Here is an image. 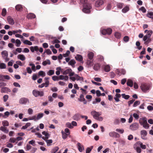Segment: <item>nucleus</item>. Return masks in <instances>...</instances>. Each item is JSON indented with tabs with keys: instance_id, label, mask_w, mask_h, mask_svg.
I'll return each instance as SVG.
<instances>
[{
	"instance_id": "nucleus-1",
	"label": "nucleus",
	"mask_w": 153,
	"mask_h": 153,
	"mask_svg": "<svg viewBox=\"0 0 153 153\" xmlns=\"http://www.w3.org/2000/svg\"><path fill=\"white\" fill-rule=\"evenodd\" d=\"M139 123L145 128L148 129L149 127V125L147 122V119L145 117L140 118L139 119Z\"/></svg>"
},
{
	"instance_id": "nucleus-2",
	"label": "nucleus",
	"mask_w": 153,
	"mask_h": 153,
	"mask_svg": "<svg viewBox=\"0 0 153 153\" xmlns=\"http://www.w3.org/2000/svg\"><path fill=\"white\" fill-rule=\"evenodd\" d=\"M83 8L82 11L86 13H90L91 10L92 9V6L91 4L88 3L85 5H83Z\"/></svg>"
},
{
	"instance_id": "nucleus-3",
	"label": "nucleus",
	"mask_w": 153,
	"mask_h": 153,
	"mask_svg": "<svg viewBox=\"0 0 153 153\" xmlns=\"http://www.w3.org/2000/svg\"><path fill=\"white\" fill-rule=\"evenodd\" d=\"M142 90L144 92H146L149 89L150 86L149 85L144 83L142 84L140 86Z\"/></svg>"
},
{
	"instance_id": "nucleus-4",
	"label": "nucleus",
	"mask_w": 153,
	"mask_h": 153,
	"mask_svg": "<svg viewBox=\"0 0 153 153\" xmlns=\"http://www.w3.org/2000/svg\"><path fill=\"white\" fill-rule=\"evenodd\" d=\"M33 94L35 97L39 96L42 97L44 95V93L43 91H39L34 90L33 91Z\"/></svg>"
},
{
	"instance_id": "nucleus-5",
	"label": "nucleus",
	"mask_w": 153,
	"mask_h": 153,
	"mask_svg": "<svg viewBox=\"0 0 153 153\" xmlns=\"http://www.w3.org/2000/svg\"><path fill=\"white\" fill-rule=\"evenodd\" d=\"M101 32L102 34L103 35L106 34L110 35L112 33V29L110 28L106 29H103L101 30Z\"/></svg>"
},
{
	"instance_id": "nucleus-6",
	"label": "nucleus",
	"mask_w": 153,
	"mask_h": 153,
	"mask_svg": "<svg viewBox=\"0 0 153 153\" xmlns=\"http://www.w3.org/2000/svg\"><path fill=\"white\" fill-rule=\"evenodd\" d=\"M29 100L25 97L22 98L19 100V103L22 104H26L27 103H29Z\"/></svg>"
},
{
	"instance_id": "nucleus-7",
	"label": "nucleus",
	"mask_w": 153,
	"mask_h": 153,
	"mask_svg": "<svg viewBox=\"0 0 153 153\" xmlns=\"http://www.w3.org/2000/svg\"><path fill=\"white\" fill-rule=\"evenodd\" d=\"M91 114L93 116L94 118L95 119L101 115L99 112H96L95 111H93L91 112Z\"/></svg>"
},
{
	"instance_id": "nucleus-8",
	"label": "nucleus",
	"mask_w": 153,
	"mask_h": 153,
	"mask_svg": "<svg viewBox=\"0 0 153 153\" xmlns=\"http://www.w3.org/2000/svg\"><path fill=\"white\" fill-rule=\"evenodd\" d=\"M109 135L110 137H111L119 138L120 137V134L117 133L115 132H110L109 134Z\"/></svg>"
},
{
	"instance_id": "nucleus-9",
	"label": "nucleus",
	"mask_w": 153,
	"mask_h": 153,
	"mask_svg": "<svg viewBox=\"0 0 153 153\" xmlns=\"http://www.w3.org/2000/svg\"><path fill=\"white\" fill-rule=\"evenodd\" d=\"M138 124L135 123L130 126V128L132 130H135L138 128Z\"/></svg>"
},
{
	"instance_id": "nucleus-10",
	"label": "nucleus",
	"mask_w": 153,
	"mask_h": 153,
	"mask_svg": "<svg viewBox=\"0 0 153 153\" xmlns=\"http://www.w3.org/2000/svg\"><path fill=\"white\" fill-rule=\"evenodd\" d=\"M103 1L102 0H97L95 3V6L97 7H99L103 4Z\"/></svg>"
},
{
	"instance_id": "nucleus-11",
	"label": "nucleus",
	"mask_w": 153,
	"mask_h": 153,
	"mask_svg": "<svg viewBox=\"0 0 153 153\" xmlns=\"http://www.w3.org/2000/svg\"><path fill=\"white\" fill-rule=\"evenodd\" d=\"M78 100L80 102H83V103L84 104L87 103V101L84 97V95L82 94H81L79 96V98H78Z\"/></svg>"
},
{
	"instance_id": "nucleus-12",
	"label": "nucleus",
	"mask_w": 153,
	"mask_h": 153,
	"mask_svg": "<svg viewBox=\"0 0 153 153\" xmlns=\"http://www.w3.org/2000/svg\"><path fill=\"white\" fill-rule=\"evenodd\" d=\"M7 21L9 24L11 25H14L15 23L13 19L10 16H9L7 17Z\"/></svg>"
},
{
	"instance_id": "nucleus-13",
	"label": "nucleus",
	"mask_w": 153,
	"mask_h": 153,
	"mask_svg": "<svg viewBox=\"0 0 153 153\" xmlns=\"http://www.w3.org/2000/svg\"><path fill=\"white\" fill-rule=\"evenodd\" d=\"M81 116L79 114H76L73 116L72 118L74 120L77 121L80 120Z\"/></svg>"
},
{
	"instance_id": "nucleus-14",
	"label": "nucleus",
	"mask_w": 153,
	"mask_h": 153,
	"mask_svg": "<svg viewBox=\"0 0 153 153\" xmlns=\"http://www.w3.org/2000/svg\"><path fill=\"white\" fill-rule=\"evenodd\" d=\"M77 146L79 151L80 152H82V150L84 149V146L80 143H77Z\"/></svg>"
},
{
	"instance_id": "nucleus-15",
	"label": "nucleus",
	"mask_w": 153,
	"mask_h": 153,
	"mask_svg": "<svg viewBox=\"0 0 153 153\" xmlns=\"http://www.w3.org/2000/svg\"><path fill=\"white\" fill-rule=\"evenodd\" d=\"M147 132L145 130H141L140 131V134L142 138L143 139H145L144 137L147 135Z\"/></svg>"
},
{
	"instance_id": "nucleus-16",
	"label": "nucleus",
	"mask_w": 153,
	"mask_h": 153,
	"mask_svg": "<svg viewBox=\"0 0 153 153\" xmlns=\"http://www.w3.org/2000/svg\"><path fill=\"white\" fill-rule=\"evenodd\" d=\"M75 59L79 62H81L83 60V57L82 56L79 54H77L76 56H75Z\"/></svg>"
},
{
	"instance_id": "nucleus-17",
	"label": "nucleus",
	"mask_w": 153,
	"mask_h": 153,
	"mask_svg": "<svg viewBox=\"0 0 153 153\" xmlns=\"http://www.w3.org/2000/svg\"><path fill=\"white\" fill-rule=\"evenodd\" d=\"M121 95H120L119 94L116 93V94L115 97H114V99L116 102H118L120 101L119 98L121 97Z\"/></svg>"
},
{
	"instance_id": "nucleus-18",
	"label": "nucleus",
	"mask_w": 153,
	"mask_h": 153,
	"mask_svg": "<svg viewBox=\"0 0 153 153\" xmlns=\"http://www.w3.org/2000/svg\"><path fill=\"white\" fill-rule=\"evenodd\" d=\"M0 130L5 133H7L9 132V130L7 129L6 127L3 126L0 127Z\"/></svg>"
},
{
	"instance_id": "nucleus-19",
	"label": "nucleus",
	"mask_w": 153,
	"mask_h": 153,
	"mask_svg": "<svg viewBox=\"0 0 153 153\" xmlns=\"http://www.w3.org/2000/svg\"><path fill=\"white\" fill-rule=\"evenodd\" d=\"M36 17L35 15L32 13L28 14L27 16V18L28 19H31L35 18Z\"/></svg>"
},
{
	"instance_id": "nucleus-20",
	"label": "nucleus",
	"mask_w": 153,
	"mask_h": 153,
	"mask_svg": "<svg viewBox=\"0 0 153 153\" xmlns=\"http://www.w3.org/2000/svg\"><path fill=\"white\" fill-rule=\"evenodd\" d=\"M76 62L73 59H71L68 62V65H71L74 68L75 67L74 65L76 64Z\"/></svg>"
},
{
	"instance_id": "nucleus-21",
	"label": "nucleus",
	"mask_w": 153,
	"mask_h": 153,
	"mask_svg": "<svg viewBox=\"0 0 153 153\" xmlns=\"http://www.w3.org/2000/svg\"><path fill=\"white\" fill-rule=\"evenodd\" d=\"M74 76L76 80H81L83 81L84 80L83 78L82 77H80L77 74H75L74 75Z\"/></svg>"
},
{
	"instance_id": "nucleus-22",
	"label": "nucleus",
	"mask_w": 153,
	"mask_h": 153,
	"mask_svg": "<svg viewBox=\"0 0 153 153\" xmlns=\"http://www.w3.org/2000/svg\"><path fill=\"white\" fill-rule=\"evenodd\" d=\"M15 8L17 10L20 11L22 10L23 7L22 5L18 4L16 6Z\"/></svg>"
},
{
	"instance_id": "nucleus-23",
	"label": "nucleus",
	"mask_w": 153,
	"mask_h": 153,
	"mask_svg": "<svg viewBox=\"0 0 153 153\" xmlns=\"http://www.w3.org/2000/svg\"><path fill=\"white\" fill-rule=\"evenodd\" d=\"M17 58L22 61L25 60L26 58L25 56L23 54H19L17 56Z\"/></svg>"
},
{
	"instance_id": "nucleus-24",
	"label": "nucleus",
	"mask_w": 153,
	"mask_h": 153,
	"mask_svg": "<svg viewBox=\"0 0 153 153\" xmlns=\"http://www.w3.org/2000/svg\"><path fill=\"white\" fill-rule=\"evenodd\" d=\"M1 54L4 59H6L8 56V53L7 51H4L2 52Z\"/></svg>"
},
{
	"instance_id": "nucleus-25",
	"label": "nucleus",
	"mask_w": 153,
	"mask_h": 153,
	"mask_svg": "<svg viewBox=\"0 0 153 153\" xmlns=\"http://www.w3.org/2000/svg\"><path fill=\"white\" fill-rule=\"evenodd\" d=\"M10 92V90L7 87L2 88L1 89V92L2 93L5 92L6 91Z\"/></svg>"
},
{
	"instance_id": "nucleus-26",
	"label": "nucleus",
	"mask_w": 153,
	"mask_h": 153,
	"mask_svg": "<svg viewBox=\"0 0 153 153\" xmlns=\"http://www.w3.org/2000/svg\"><path fill=\"white\" fill-rule=\"evenodd\" d=\"M49 79V78L48 77H45V82L44 83V84L45 87H47L49 85V82L48 80V79Z\"/></svg>"
},
{
	"instance_id": "nucleus-27",
	"label": "nucleus",
	"mask_w": 153,
	"mask_h": 153,
	"mask_svg": "<svg viewBox=\"0 0 153 153\" xmlns=\"http://www.w3.org/2000/svg\"><path fill=\"white\" fill-rule=\"evenodd\" d=\"M127 85L128 86L130 87H132L133 85V82L130 79H128L127 82Z\"/></svg>"
},
{
	"instance_id": "nucleus-28",
	"label": "nucleus",
	"mask_w": 153,
	"mask_h": 153,
	"mask_svg": "<svg viewBox=\"0 0 153 153\" xmlns=\"http://www.w3.org/2000/svg\"><path fill=\"white\" fill-rule=\"evenodd\" d=\"M72 71L71 69H68L63 72V74L64 75H67L69 74L70 72Z\"/></svg>"
},
{
	"instance_id": "nucleus-29",
	"label": "nucleus",
	"mask_w": 153,
	"mask_h": 153,
	"mask_svg": "<svg viewBox=\"0 0 153 153\" xmlns=\"http://www.w3.org/2000/svg\"><path fill=\"white\" fill-rule=\"evenodd\" d=\"M51 63L50 60L49 59H47L46 60L43 61L42 62V64L44 66H45L47 64L50 65L51 64Z\"/></svg>"
},
{
	"instance_id": "nucleus-30",
	"label": "nucleus",
	"mask_w": 153,
	"mask_h": 153,
	"mask_svg": "<svg viewBox=\"0 0 153 153\" xmlns=\"http://www.w3.org/2000/svg\"><path fill=\"white\" fill-rule=\"evenodd\" d=\"M94 53L92 52H90L88 53V57L90 59H92L93 58Z\"/></svg>"
},
{
	"instance_id": "nucleus-31",
	"label": "nucleus",
	"mask_w": 153,
	"mask_h": 153,
	"mask_svg": "<svg viewBox=\"0 0 153 153\" xmlns=\"http://www.w3.org/2000/svg\"><path fill=\"white\" fill-rule=\"evenodd\" d=\"M100 65L99 64H96L94 65V69L96 71H97L100 68Z\"/></svg>"
},
{
	"instance_id": "nucleus-32",
	"label": "nucleus",
	"mask_w": 153,
	"mask_h": 153,
	"mask_svg": "<svg viewBox=\"0 0 153 153\" xmlns=\"http://www.w3.org/2000/svg\"><path fill=\"white\" fill-rule=\"evenodd\" d=\"M147 16L149 18L153 19V12L151 11L148 12L147 14Z\"/></svg>"
},
{
	"instance_id": "nucleus-33",
	"label": "nucleus",
	"mask_w": 153,
	"mask_h": 153,
	"mask_svg": "<svg viewBox=\"0 0 153 153\" xmlns=\"http://www.w3.org/2000/svg\"><path fill=\"white\" fill-rule=\"evenodd\" d=\"M104 69L106 72H108L110 70V67L108 65H106L105 66Z\"/></svg>"
},
{
	"instance_id": "nucleus-34",
	"label": "nucleus",
	"mask_w": 153,
	"mask_h": 153,
	"mask_svg": "<svg viewBox=\"0 0 153 153\" xmlns=\"http://www.w3.org/2000/svg\"><path fill=\"white\" fill-rule=\"evenodd\" d=\"M121 96H122L123 98L126 100H127L130 97L129 95H126L125 94H121Z\"/></svg>"
},
{
	"instance_id": "nucleus-35",
	"label": "nucleus",
	"mask_w": 153,
	"mask_h": 153,
	"mask_svg": "<svg viewBox=\"0 0 153 153\" xmlns=\"http://www.w3.org/2000/svg\"><path fill=\"white\" fill-rule=\"evenodd\" d=\"M114 36L117 39H119L121 36V34L118 32H116L115 33Z\"/></svg>"
},
{
	"instance_id": "nucleus-36",
	"label": "nucleus",
	"mask_w": 153,
	"mask_h": 153,
	"mask_svg": "<svg viewBox=\"0 0 153 153\" xmlns=\"http://www.w3.org/2000/svg\"><path fill=\"white\" fill-rule=\"evenodd\" d=\"M59 149L58 146L55 147L51 151V153H55Z\"/></svg>"
},
{
	"instance_id": "nucleus-37",
	"label": "nucleus",
	"mask_w": 153,
	"mask_h": 153,
	"mask_svg": "<svg viewBox=\"0 0 153 153\" xmlns=\"http://www.w3.org/2000/svg\"><path fill=\"white\" fill-rule=\"evenodd\" d=\"M54 73V71L53 70H50L48 71L47 74L49 76H51Z\"/></svg>"
},
{
	"instance_id": "nucleus-38",
	"label": "nucleus",
	"mask_w": 153,
	"mask_h": 153,
	"mask_svg": "<svg viewBox=\"0 0 153 153\" xmlns=\"http://www.w3.org/2000/svg\"><path fill=\"white\" fill-rule=\"evenodd\" d=\"M44 114L43 113H39L37 115V117L36 118V120H38L41 118H42Z\"/></svg>"
},
{
	"instance_id": "nucleus-39",
	"label": "nucleus",
	"mask_w": 153,
	"mask_h": 153,
	"mask_svg": "<svg viewBox=\"0 0 153 153\" xmlns=\"http://www.w3.org/2000/svg\"><path fill=\"white\" fill-rule=\"evenodd\" d=\"M23 43L25 44L28 45H32V43L29 41L27 40H25L23 42Z\"/></svg>"
},
{
	"instance_id": "nucleus-40",
	"label": "nucleus",
	"mask_w": 153,
	"mask_h": 153,
	"mask_svg": "<svg viewBox=\"0 0 153 153\" xmlns=\"http://www.w3.org/2000/svg\"><path fill=\"white\" fill-rule=\"evenodd\" d=\"M129 10V8L128 6H126L124 8H123L122 10V11L124 13H126L127 11H128Z\"/></svg>"
},
{
	"instance_id": "nucleus-41",
	"label": "nucleus",
	"mask_w": 153,
	"mask_h": 153,
	"mask_svg": "<svg viewBox=\"0 0 153 153\" xmlns=\"http://www.w3.org/2000/svg\"><path fill=\"white\" fill-rule=\"evenodd\" d=\"M65 126L66 127L71 129L72 128H73V127L72 125L69 122L65 124Z\"/></svg>"
},
{
	"instance_id": "nucleus-42",
	"label": "nucleus",
	"mask_w": 153,
	"mask_h": 153,
	"mask_svg": "<svg viewBox=\"0 0 153 153\" xmlns=\"http://www.w3.org/2000/svg\"><path fill=\"white\" fill-rule=\"evenodd\" d=\"M16 46L17 47H19L20 46V45L21 44V42L18 39H17L16 41Z\"/></svg>"
},
{
	"instance_id": "nucleus-43",
	"label": "nucleus",
	"mask_w": 153,
	"mask_h": 153,
	"mask_svg": "<svg viewBox=\"0 0 153 153\" xmlns=\"http://www.w3.org/2000/svg\"><path fill=\"white\" fill-rule=\"evenodd\" d=\"M2 124L4 127L9 126V123L7 120H4L3 121Z\"/></svg>"
},
{
	"instance_id": "nucleus-44",
	"label": "nucleus",
	"mask_w": 153,
	"mask_h": 153,
	"mask_svg": "<svg viewBox=\"0 0 153 153\" xmlns=\"http://www.w3.org/2000/svg\"><path fill=\"white\" fill-rule=\"evenodd\" d=\"M6 68V64L3 63H1L0 64V68L1 69H5Z\"/></svg>"
},
{
	"instance_id": "nucleus-45",
	"label": "nucleus",
	"mask_w": 153,
	"mask_h": 153,
	"mask_svg": "<svg viewBox=\"0 0 153 153\" xmlns=\"http://www.w3.org/2000/svg\"><path fill=\"white\" fill-rule=\"evenodd\" d=\"M93 148V146H91L90 147H88L87 148L86 151V153H90Z\"/></svg>"
},
{
	"instance_id": "nucleus-46",
	"label": "nucleus",
	"mask_w": 153,
	"mask_h": 153,
	"mask_svg": "<svg viewBox=\"0 0 153 153\" xmlns=\"http://www.w3.org/2000/svg\"><path fill=\"white\" fill-rule=\"evenodd\" d=\"M7 11L5 8H3L2 11L1 15L3 16H5L6 14Z\"/></svg>"
},
{
	"instance_id": "nucleus-47",
	"label": "nucleus",
	"mask_w": 153,
	"mask_h": 153,
	"mask_svg": "<svg viewBox=\"0 0 153 153\" xmlns=\"http://www.w3.org/2000/svg\"><path fill=\"white\" fill-rule=\"evenodd\" d=\"M142 144L143 143L141 142L138 141L136 143L135 145H135L137 146H139V147H141Z\"/></svg>"
},
{
	"instance_id": "nucleus-48",
	"label": "nucleus",
	"mask_w": 153,
	"mask_h": 153,
	"mask_svg": "<svg viewBox=\"0 0 153 153\" xmlns=\"http://www.w3.org/2000/svg\"><path fill=\"white\" fill-rule=\"evenodd\" d=\"M152 33L153 32L152 30H149V31H148L146 35H147L148 36H149V38H150L152 34Z\"/></svg>"
},
{
	"instance_id": "nucleus-49",
	"label": "nucleus",
	"mask_w": 153,
	"mask_h": 153,
	"mask_svg": "<svg viewBox=\"0 0 153 153\" xmlns=\"http://www.w3.org/2000/svg\"><path fill=\"white\" fill-rule=\"evenodd\" d=\"M42 134H43L45 136V137H46L47 138H48L49 137V135L48 133L46 132L45 131H44L42 132Z\"/></svg>"
},
{
	"instance_id": "nucleus-50",
	"label": "nucleus",
	"mask_w": 153,
	"mask_h": 153,
	"mask_svg": "<svg viewBox=\"0 0 153 153\" xmlns=\"http://www.w3.org/2000/svg\"><path fill=\"white\" fill-rule=\"evenodd\" d=\"M52 79L54 81H58L59 80V76H54L52 77Z\"/></svg>"
},
{
	"instance_id": "nucleus-51",
	"label": "nucleus",
	"mask_w": 153,
	"mask_h": 153,
	"mask_svg": "<svg viewBox=\"0 0 153 153\" xmlns=\"http://www.w3.org/2000/svg\"><path fill=\"white\" fill-rule=\"evenodd\" d=\"M70 51L69 50H68L66 53L63 54V56L64 57H67L69 56V54H70Z\"/></svg>"
},
{
	"instance_id": "nucleus-52",
	"label": "nucleus",
	"mask_w": 153,
	"mask_h": 153,
	"mask_svg": "<svg viewBox=\"0 0 153 153\" xmlns=\"http://www.w3.org/2000/svg\"><path fill=\"white\" fill-rule=\"evenodd\" d=\"M80 2L83 5H85V4L89 3L88 2V0H80Z\"/></svg>"
},
{
	"instance_id": "nucleus-53",
	"label": "nucleus",
	"mask_w": 153,
	"mask_h": 153,
	"mask_svg": "<svg viewBox=\"0 0 153 153\" xmlns=\"http://www.w3.org/2000/svg\"><path fill=\"white\" fill-rule=\"evenodd\" d=\"M135 150L138 153H140L141 152V150L140 147L136 146Z\"/></svg>"
},
{
	"instance_id": "nucleus-54",
	"label": "nucleus",
	"mask_w": 153,
	"mask_h": 153,
	"mask_svg": "<svg viewBox=\"0 0 153 153\" xmlns=\"http://www.w3.org/2000/svg\"><path fill=\"white\" fill-rule=\"evenodd\" d=\"M140 102L139 101H135L133 104V106L134 107H136L137 105L140 104Z\"/></svg>"
},
{
	"instance_id": "nucleus-55",
	"label": "nucleus",
	"mask_w": 153,
	"mask_h": 153,
	"mask_svg": "<svg viewBox=\"0 0 153 153\" xmlns=\"http://www.w3.org/2000/svg\"><path fill=\"white\" fill-rule=\"evenodd\" d=\"M123 40L124 42H127L129 41V38L128 36H125L124 37Z\"/></svg>"
},
{
	"instance_id": "nucleus-56",
	"label": "nucleus",
	"mask_w": 153,
	"mask_h": 153,
	"mask_svg": "<svg viewBox=\"0 0 153 153\" xmlns=\"http://www.w3.org/2000/svg\"><path fill=\"white\" fill-rule=\"evenodd\" d=\"M10 114V113L8 111H7L4 113V115H3V117L4 118L8 117Z\"/></svg>"
},
{
	"instance_id": "nucleus-57",
	"label": "nucleus",
	"mask_w": 153,
	"mask_h": 153,
	"mask_svg": "<svg viewBox=\"0 0 153 153\" xmlns=\"http://www.w3.org/2000/svg\"><path fill=\"white\" fill-rule=\"evenodd\" d=\"M133 117L135 118V119L136 120H138L139 117V115L137 114V113H134L133 114Z\"/></svg>"
},
{
	"instance_id": "nucleus-58",
	"label": "nucleus",
	"mask_w": 153,
	"mask_h": 153,
	"mask_svg": "<svg viewBox=\"0 0 153 153\" xmlns=\"http://www.w3.org/2000/svg\"><path fill=\"white\" fill-rule=\"evenodd\" d=\"M38 74L39 76H45V73L42 71H40L38 73Z\"/></svg>"
},
{
	"instance_id": "nucleus-59",
	"label": "nucleus",
	"mask_w": 153,
	"mask_h": 153,
	"mask_svg": "<svg viewBox=\"0 0 153 153\" xmlns=\"http://www.w3.org/2000/svg\"><path fill=\"white\" fill-rule=\"evenodd\" d=\"M139 10L141 11L143 13H145L146 12V10L144 7H142L139 9Z\"/></svg>"
},
{
	"instance_id": "nucleus-60",
	"label": "nucleus",
	"mask_w": 153,
	"mask_h": 153,
	"mask_svg": "<svg viewBox=\"0 0 153 153\" xmlns=\"http://www.w3.org/2000/svg\"><path fill=\"white\" fill-rule=\"evenodd\" d=\"M35 141L33 140H31L28 142V143L29 144H31L33 146H35Z\"/></svg>"
},
{
	"instance_id": "nucleus-61",
	"label": "nucleus",
	"mask_w": 153,
	"mask_h": 153,
	"mask_svg": "<svg viewBox=\"0 0 153 153\" xmlns=\"http://www.w3.org/2000/svg\"><path fill=\"white\" fill-rule=\"evenodd\" d=\"M135 100L132 99V100H130L129 101H128V106L129 107L131 105V104H132Z\"/></svg>"
},
{
	"instance_id": "nucleus-62",
	"label": "nucleus",
	"mask_w": 153,
	"mask_h": 153,
	"mask_svg": "<svg viewBox=\"0 0 153 153\" xmlns=\"http://www.w3.org/2000/svg\"><path fill=\"white\" fill-rule=\"evenodd\" d=\"M8 98V96L7 95H4L3 97L4 102H6Z\"/></svg>"
},
{
	"instance_id": "nucleus-63",
	"label": "nucleus",
	"mask_w": 153,
	"mask_h": 153,
	"mask_svg": "<svg viewBox=\"0 0 153 153\" xmlns=\"http://www.w3.org/2000/svg\"><path fill=\"white\" fill-rule=\"evenodd\" d=\"M27 71V72L30 74L32 72V71L30 68L29 67H28L26 68Z\"/></svg>"
},
{
	"instance_id": "nucleus-64",
	"label": "nucleus",
	"mask_w": 153,
	"mask_h": 153,
	"mask_svg": "<svg viewBox=\"0 0 153 153\" xmlns=\"http://www.w3.org/2000/svg\"><path fill=\"white\" fill-rule=\"evenodd\" d=\"M111 4L110 3H109L108 4L106 7V9L107 10H110L111 9Z\"/></svg>"
}]
</instances>
